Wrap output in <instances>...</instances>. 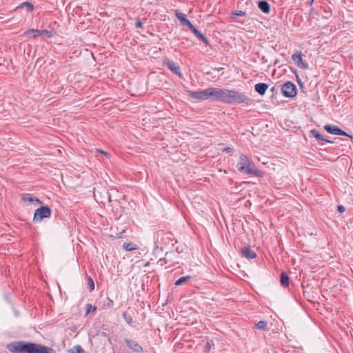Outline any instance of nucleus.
I'll list each match as a JSON object with an SVG mask.
<instances>
[{"mask_svg": "<svg viewBox=\"0 0 353 353\" xmlns=\"http://www.w3.org/2000/svg\"><path fill=\"white\" fill-rule=\"evenodd\" d=\"M281 91L283 95L287 98H293L296 95V87L291 81H287L281 87Z\"/></svg>", "mask_w": 353, "mask_h": 353, "instance_id": "0eeeda50", "label": "nucleus"}, {"mask_svg": "<svg viewBox=\"0 0 353 353\" xmlns=\"http://www.w3.org/2000/svg\"><path fill=\"white\" fill-rule=\"evenodd\" d=\"M292 60L296 63V65L303 69H306L308 67L307 63H304L302 59V53L301 51H297L292 56Z\"/></svg>", "mask_w": 353, "mask_h": 353, "instance_id": "f8f14e48", "label": "nucleus"}, {"mask_svg": "<svg viewBox=\"0 0 353 353\" xmlns=\"http://www.w3.org/2000/svg\"><path fill=\"white\" fill-rule=\"evenodd\" d=\"M123 317L125 322L130 325L133 326V319L131 315L126 311L122 313Z\"/></svg>", "mask_w": 353, "mask_h": 353, "instance_id": "4be33fe9", "label": "nucleus"}, {"mask_svg": "<svg viewBox=\"0 0 353 353\" xmlns=\"http://www.w3.org/2000/svg\"><path fill=\"white\" fill-rule=\"evenodd\" d=\"M189 28L199 40L202 41L206 45H209L208 39L198 30L194 26L192 25Z\"/></svg>", "mask_w": 353, "mask_h": 353, "instance_id": "ddd939ff", "label": "nucleus"}, {"mask_svg": "<svg viewBox=\"0 0 353 353\" xmlns=\"http://www.w3.org/2000/svg\"><path fill=\"white\" fill-rule=\"evenodd\" d=\"M86 314H89L91 312H95L97 310L96 306H92V304L88 303L86 305Z\"/></svg>", "mask_w": 353, "mask_h": 353, "instance_id": "c756f323", "label": "nucleus"}, {"mask_svg": "<svg viewBox=\"0 0 353 353\" xmlns=\"http://www.w3.org/2000/svg\"><path fill=\"white\" fill-rule=\"evenodd\" d=\"M134 26L138 29H143L144 28L143 23L139 19H136Z\"/></svg>", "mask_w": 353, "mask_h": 353, "instance_id": "7c9ffc66", "label": "nucleus"}, {"mask_svg": "<svg viewBox=\"0 0 353 353\" xmlns=\"http://www.w3.org/2000/svg\"><path fill=\"white\" fill-rule=\"evenodd\" d=\"M310 134L312 136H313L314 137H315L318 141H324L325 142H327V143H332V141L325 139L320 133L318 130L314 129V130H310Z\"/></svg>", "mask_w": 353, "mask_h": 353, "instance_id": "6ab92c4d", "label": "nucleus"}, {"mask_svg": "<svg viewBox=\"0 0 353 353\" xmlns=\"http://www.w3.org/2000/svg\"><path fill=\"white\" fill-rule=\"evenodd\" d=\"M39 34V36H47L48 38L52 36V32L48 30H39V32H36Z\"/></svg>", "mask_w": 353, "mask_h": 353, "instance_id": "bb28decb", "label": "nucleus"}, {"mask_svg": "<svg viewBox=\"0 0 353 353\" xmlns=\"http://www.w3.org/2000/svg\"><path fill=\"white\" fill-rule=\"evenodd\" d=\"M268 323L265 321H260L256 324V327L259 330H265L267 328Z\"/></svg>", "mask_w": 353, "mask_h": 353, "instance_id": "a878e982", "label": "nucleus"}, {"mask_svg": "<svg viewBox=\"0 0 353 353\" xmlns=\"http://www.w3.org/2000/svg\"><path fill=\"white\" fill-rule=\"evenodd\" d=\"M268 89V85L265 83H259L254 85L255 91L260 95H264Z\"/></svg>", "mask_w": 353, "mask_h": 353, "instance_id": "dca6fc26", "label": "nucleus"}, {"mask_svg": "<svg viewBox=\"0 0 353 353\" xmlns=\"http://www.w3.org/2000/svg\"><path fill=\"white\" fill-rule=\"evenodd\" d=\"M236 168L239 172L242 174H252L258 177L262 176L261 171L256 169L254 163L244 154H240Z\"/></svg>", "mask_w": 353, "mask_h": 353, "instance_id": "7ed1b4c3", "label": "nucleus"}, {"mask_svg": "<svg viewBox=\"0 0 353 353\" xmlns=\"http://www.w3.org/2000/svg\"><path fill=\"white\" fill-rule=\"evenodd\" d=\"M125 343L129 349L136 353H141L143 352V347L138 343L137 341L126 338L124 339Z\"/></svg>", "mask_w": 353, "mask_h": 353, "instance_id": "9d476101", "label": "nucleus"}, {"mask_svg": "<svg viewBox=\"0 0 353 353\" xmlns=\"http://www.w3.org/2000/svg\"><path fill=\"white\" fill-rule=\"evenodd\" d=\"M179 255L177 254L174 250L167 252L165 253V256L163 259H159L158 263H161V265H163L164 263H170V265H174L175 264L179 263Z\"/></svg>", "mask_w": 353, "mask_h": 353, "instance_id": "6e6552de", "label": "nucleus"}, {"mask_svg": "<svg viewBox=\"0 0 353 353\" xmlns=\"http://www.w3.org/2000/svg\"><path fill=\"white\" fill-rule=\"evenodd\" d=\"M233 15L237 16V17H243L245 15V12L242 10L236 11L235 12L232 13Z\"/></svg>", "mask_w": 353, "mask_h": 353, "instance_id": "473e14b6", "label": "nucleus"}, {"mask_svg": "<svg viewBox=\"0 0 353 353\" xmlns=\"http://www.w3.org/2000/svg\"><path fill=\"white\" fill-rule=\"evenodd\" d=\"M233 151H234V149H233V148H230V147L225 148L223 150V152H227V153L232 152Z\"/></svg>", "mask_w": 353, "mask_h": 353, "instance_id": "4c0bfd02", "label": "nucleus"}, {"mask_svg": "<svg viewBox=\"0 0 353 353\" xmlns=\"http://www.w3.org/2000/svg\"><path fill=\"white\" fill-rule=\"evenodd\" d=\"M21 200L24 202L32 203L35 201L39 204L42 203V201L38 198H33L30 194H25L22 196Z\"/></svg>", "mask_w": 353, "mask_h": 353, "instance_id": "a211bd4d", "label": "nucleus"}, {"mask_svg": "<svg viewBox=\"0 0 353 353\" xmlns=\"http://www.w3.org/2000/svg\"><path fill=\"white\" fill-rule=\"evenodd\" d=\"M325 130L330 134L335 135H342V136H347L350 137H352V136L347 134L345 131L342 130L340 128L334 125H326L324 127Z\"/></svg>", "mask_w": 353, "mask_h": 353, "instance_id": "9b49d317", "label": "nucleus"}, {"mask_svg": "<svg viewBox=\"0 0 353 353\" xmlns=\"http://www.w3.org/2000/svg\"><path fill=\"white\" fill-rule=\"evenodd\" d=\"M6 349L12 353H54V350L48 346L26 341L11 342Z\"/></svg>", "mask_w": 353, "mask_h": 353, "instance_id": "f257e3e1", "label": "nucleus"}, {"mask_svg": "<svg viewBox=\"0 0 353 353\" xmlns=\"http://www.w3.org/2000/svg\"><path fill=\"white\" fill-rule=\"evenodd\" d=\"M51 215V210L47 205H43L34 212L33 221L41 222L43 219L49 218Z\"/></svg>", "mask_w": 353, "mask_h": 353, "instance_id": "423d86ee", "label": "nucleus"}, {"mask_svg": "<svg viewBox=\"0 0 353 353\" xmlns=\"http://www.w3.org/2000/svg\"><path fill=\"white\" fill-rule=\"evenodd\" d=\"M123 248L127 251H132L137 249L132 243H124Z\"/></svg>", "mask_w": 353, "mask_h": 353, "instance_id": "393cba45", "label": "nucleus"}, {"mask_svg": "<svg viewBox=\"0 0 353 353\" xmlns=\"http://www.w3.org/2000/svg\"><path fill=\"white\" fill-rule=\"evenodd\" d=\"M290 278L285 272L281 274V284L283 287L286 288L289 285Z\"/></svg>", "mask_w": 353, "mask_h": 353, "instance_id": "aec40b11", "label": "nucleus"}, {"mask_svg": "<svg viewBox=\"0 0 353 353\" xmlns=\"http://www.w3.org/2000/svg\"><path fill=\"white\" fill-rule=\"evenodd\" d=\"M211 349V344L210 341H207L205 345V351L209 352Z\"/></svg>", "mask_w": 353, "mask_h": 353, "instance_id": "72a5a7b5", "label": "nucleus"}, {"mask_svg": "<svg viewBox=\"0 0 353 353\" xmlns=\"http://www.w3.org/2000/svg\"><path fill=\"white\" fill-rule=\"evenodd\" d=\"M177 241L174 239V234L171 232H167L164 231H159L156 234V244L157 248L161 245V249H163V246H168L171 244L174 245Z\"/></svg>", "mask_w": 353, "mask_h": 353, "instance_id": "39448f33", "label": "nucleus"}, {"mask_svg": "<svg viewBox=\"0 0 353 353\" xmlns=\"http://www.w3.org/2000/svg\"><path fill=\"white\" fill-rule=\"evenodd\" d=\"M183 246H181V247L177 246V247L176 248V250H175V251H174V252H175L177 254H179L180 253L183 252Z\"/></svg>", "mask_w": 353, "mask_h": 353, "instance_id": "f704fd0d", "label": "nucleus"}, {"mask_svg": "<svg viewBox=\"0 0 353 353\" xmlns=\"http://www.w3.org/2000/svg\"><path fill=\"white\" fill-rule=\"evenodd\" d=\"M175 15L176 18L181 21L182 25L186 26L188 28H190L192 25V23L185 17V14L176 11Z\"/></svg>", "mask_w": 353, "mask_h": 353, "instance_id": "2eb2a0df", "label": "nucleus"}, {"mask_svg": "<svg viewBox=\"0 0 353 353\" xmlns=\"http://www.w3.org/2000/svg\"><path fill=\"white\" fill-rule=\"evenodd\" d=\"M270 91H271V92H272V94H274V93L276 94V93H277V92L279 91V87L273 86V87L270 89Z\"/></svg>", "mask_w": 353, "mask_h": 353, "instance_id": "58836bf2", "label": "nucleus"}, {"mask_svg": "<svg viewBox=\"0 0 353 353\" xmlns=\"http://www.w3.org/2000/svg\"><path fill=\"white\" fill-rule=\"evenodd\" d=\"M19 8H26L27 10L29 12H32L34 10L33 4L28 1L21 3Z\"/></svg>", "mask_w": 353, "mask_h": 353, "instance_id": "b1692460", "label": "nucleus"}, {"mask_svg": "<svg viewBox=\"0 0 353 353\" xmlns=\"http://www.w3.org/2000/svg\"><path fill=\"white\" fill-rule=\"evenodd\" d=\"M114 302L112 299H110L109 297L106 298V302L103 305V308H110L113 306Z\"/></svg>", "mask_w": 353, "mask_h": 353, "instance_id": "c85d7f7f", "label": "nucleus"}, {"mask_svg": "<svg viewBox=\"0 0 353 353\" xmlns=\"http://www.w3.org/2000/svg\"><path fill=\"white\" fill-rule=\"evenodd\" d=\"M96 150L101 154H103L105 157H106L107 158H109L110 157V154L107 152H105L101 149H96Z\"/></svg>", "mask_w": 353, "mask_h": 353, "instance_id": "c9c22d12", "label": "nucleus"}, {"mask_svg": "<svg viewBox=\"0 0 353 353\" xmlns=\"http://www.w3.org/2000/svg\"><path fill=\"white\" fill-rule=\"evenodd\" d=\"M241 252L243 256L248 259H253L256 257V254L253 251L250 247H246L241 250Z\"/></svg>", "mask_w": 353, "mask_h": 353, "instance_id": "4468645a", "label": "nucleus"}, {"mask_svg": "<svg viewBox=\"0 0 353 353\" xmlns=\"http://www.w3.org/2000/svg\"><path fill=\"white\" fill-rule=\"evenodd\" d=\"M191 279H192L191 276H182L175 281L174 285H183V283H186L188 281H189Z\"/></svg>", "mask_w": 353, "mask_h": 353, "instance_id": "5701e85b", "label": "nucleus"}, {"mask_svg": "<svg viewBox=\"0 0 353 353\" xmlns=\"http://www.w3.org/2000/svg\"><path fill=\"white\" fill-rule=\"evenodd\" d=\"M88 284L89 287V290L90 292L93 291L94 289V283L93 279L91 278V276H88Z\"/></svg>", "mask_w": 353, "mask_h": 353, "instance_id": "cd10ccee", "label": "nucleus"}, {"mask_svg": "<svg viewBox=\"0 0 353 353\" xmlns=\"http://www.w3.org/2000/svg\"><path fill=\"white\" fill-rule=\"evenodd\" d=\"M163 65L167 66L172 73L178 75L179 78L182 79L183 77V74L181 72L180 66L173 61L165 59L163 61Z\"/></svg>", "mask_w": 353, "mask_h": 353, "instance_id": "1a4fd4ad", "label": "nucleus"}, {"mask_svg": "<svg viewBox=\"0 0 353 353\" xmlns=\"http://www.w3.org/2000/svg\"><path fill=\"white\" fill-rule=\"evenodd\" d=\"M313 1H314V0H312V2H313Z\"/></svg>", "mask_w": 353, "mask_h": 353, "instance_id": "ea45409f", "label": "nucleus"}, {"mask_svg": "<svg viewBox=\"0 0 353 353\" xmlns=\"http://www.w3.org/2000/svg\"><path fill=\"white\" fill-rule=\"evenodd\" d=\"M220 89L219 88H210L201 91H188V96L192 99L199 101L210 99L212 101H219Z\"/></svg>", "mask_w": 353, "mask_h": 353, "instance_id": "20e7f679", "label": "nucleus"}, {"mask_svg": "<svg viewBox=\"0 0 353 353\" xmlns=\"http://www.w3.org/2000/svg\"><path fill=\"white\" fill-rule=\"evenodd\" d=\"M244 93L235 90L220 89L219 101L227 104L243 103L250 101Z\"/></svg>", "mask_w": 353, "mask_h": 353, "instance_id": "f03ea898", "label": "nucleus"}, {"mask_svg": "<svg viewBox=\"0 0 353 353\" xmlns=\"http://www.w3.org/2000/svg\"><path fill=\"white\" fill-rule=\"evenodd\" d=\"M74 350L75 353H84L83 349L79 345H75L74 347Z\"/></svg>", "mask_w": 353, "mask_h": 353, "instance_id": "2f4dec72", "label": "nucleus"}, {"mask_svg": "<svg viewBox=\"0 0 353 353\" xmlns=\"http://www.w3.org/2000/svg\"><path fill=\"white\" fill-rule=\"evenodd\" d=\"M259 8L265 14H268L270 12V6L265 0H261L258 2Z\"/></svg>", "mask_w": 353, "mask_h": 353, "instance_id": "f3484780", "label": "nucleus"}, {"mask_svg": "<svg viewBox=\"0 0 353 353\" xmlns=\"http://www.w3.org/2000/svg\"><path fill=\"white\" fill-rule=\"evenodd\" d=\"M36 32H39V30H37V29H30V30H26L24 32V35L28 37L36 38L38 36H39V34L37 33Z\"/></svg>", "mask_w": 353, "mask_h": 353, "instance_id": "412c9836", "label": "nucleus"}, {"mask_svg": "<svg viewBox=\"0 0 353 353\" xmlns=\"http://www.w3.org/2000/svg\"><path fill=\"white\" fill-rule=\"evenodd\" d=\"M337 210H338L340 213H343V212H345V207H344L343 205H339V206H338V208H337Z\"/></svg>", "mask_w": 353, "mask_h": 353, "instance_id": "e433bc0d", "label": "nucleus"}]
</instances>
